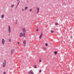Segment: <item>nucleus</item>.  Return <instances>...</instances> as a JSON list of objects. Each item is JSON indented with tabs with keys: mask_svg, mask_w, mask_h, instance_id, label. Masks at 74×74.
<instances>
[{
	"mask_svg": "<svg viewBox=\"0 0 74 74\" xmlns=\"http://www.w3.org/2000/svg\"><path fill=\"white\" fill-rule=\"evenodd\" d=\"M8 31L9 33H11V27H10V25H9L8 26Z\"/></svg>",
	"mask_w": 74,
	"mask_h": 74,
	"instance_id": "1",
	"label": "nucleus"
},
{
	"mask_svg": "<svg viewBox=\"0 0 74 74\" xmlns=\"http://www.w3.org/2000/svg\"><path fill=\"white\" fill-rule=\"evenodd\" d=\"M6 64V61H5V60H4L3 63V67H5V66Z\"/></svg>",
	"mask_w": 74,
	"mask_h": 74,
	"instance_id": "2",
	"label": "nucleus"
},
{
	"mask_svg": "<svg viewBox=\"0 0 74 74\" xmlns=\"http://www.w3.org/2000/svg\"><path fill=\"white\" fill-rule=\"evenodd\" d=\"M2 43L3 45H4V44H5V40H4V39H2Z\"/></svg>",
	"mask_w": 74,
	"mask_h": 74,
	"instance_id": "3",
	"label": "nucleus"
},
{
	"mask_svg": "<svg viewBox=\"0 0 74 74\" xmlns=\"http://www.w3.org/2000/svg\"><path fill=\"white\" fill-rule=\"evenodd\" d=\"M37 11L36 12L37 14H38V12H39V11L40 10V8H37Z\"/></svg>",
	"mask_w": 74,
	"mask_h": 74,
	"instance_id": "4",
	"label": "nucleus"
},
{
	"mask_svg": "<svg viewBox=\"0 0 74 74\" xmlns=\"http://www.w3.org/2000/svg\"><path fill=\"white\" fill-rule=\"evenodd\" d=\"M28 74H34V73L33 72V71H30Z\"/></svg>",
	"mask_w": 74,
	"mask_h": 74,
	"instance_id": "5",
	"label": "nucleus"
},
{
	"mask_svg": "<svg viewBox=\"0 0 74 74\" xmlns=\"http://www.w3.org/2000/svg\"><path fill=\"white\" fill-rule=\"evenodd\" d=\"M22 31L24 33H25V32H26V30L25 29V28H23L22 29Z\"/></svg>",
	"mask_w": 74,
	"mask_h": 74,
	"instance_id": "6",
	"label": "nucleus"
},
{
	"mask_svg": "<svg viewBox=\"0 0 74 74\" xmlns=\"http://www.w3.org/2000/svg\"><path fill=\"white\" fill-rule=\"evenodd\" d=\"M42 34H41L39 36V37L40 39H41L42 38Z\"/></svg>",
	"mask_w": 74,
	"mask_h": 74,
	"instance_id": "7",
	"label": "nucleus"
},
{
	"mask_svg": "<svg viewBox=\"0 0 74 74\" xmlns=\"http://www.w3.org/2000/svg\"><path fill=\"white\" fill-rule=\"evenodd\" d=\"M23 33H21L20 34V36L21 37H23Z\"/></svg>",
	"mask_w": 74,
	"mask_h": 74,
	"instance_id": "8",
	"label": "nucleus"
},
{
	"mask_svg": "<svg viewBox=\"0 0 74 74\" xmlns=\"http://www.w3.org/2000/svg\"><path fill=\"white\" fill-rule=\"evenodd\" d=\"M14 49H12L11 50V54H12L13 53V52H14Z\"/></svg>",
	"mask_w": 74,
	"mask_h": 74,
	"instance_id": "9",
	"label": "nucleus"
},
{
	"mask_svg": "<svg viewBox=\"0 0 74 74\" xmlns=\"http://www.w3.org/2000/svg\"><path fill=\"white\" fill-rule=\"evenodd\" d=\"M23 43L24 44H25L26 43V40H24L23 41Z\"/></svg>",
	"mask_w": 74,
	"mask_h": 74,
	"instance_id": "10",
	"label": "nucleus"
},
{
	"mask_svg": "<svg viewBox=\"0 0 74 74\" xmlns=\"http://www.w3.org/2000/svg\"><path fill=\"white\" fill-rule=\"evenodd\" d=\"M25 8V9H24L25 10H27V8H28V7H25V8Z\"/></svg>",
	"mask_w": 74,
	"mask_h": 74,
	"instance_id": "11",
	"label": "nucleus"
},
{
	"mask_svg": "<svg viewBox=\"0 0 74 74\" xmlns=\"http://www.w3.org/2000/svg\"><path fill=\"white\" fill-rule=\"evenodd\" d=\"M57 53H58V52H57V51H55L54 52V54L55 55H56Z\"/></svg>",
	"mask_w": 74,
	"mask_h": 74,
	"instance_id": "12",
	"label": "nucleus"
},
{
	"mask_svg": "<svg viewBox=\"0 0 74 74\" xmlns=\"http://www.w3.org/2000/svg\"><path fill=\"white\" fill-rule=\"evenodd\" d=\"M4 15H2L1 16V18H4Z\"/></svg>",
	"mask_w": 74,
	"mask_h": 74,
	"instance_id": "13",
	"label": "nucleus"
},
{
	"mask_svg": "<svg viewBox=\"0 0 74 74\" xmlns=\"http://www.w3.org/2000/svg\"><path fill=\"white\" fill-rule=\"evenodd\" d=\"M34 69H36V68H37V65H35L34 66Z\"/></svg>",
	"mask_w": 74,
	"mask_h": 74,
	"instance_id": "14",
	"label": "nucleus"
},
{
	"mask_svg": "<svg viewBox=\"0 0 74 74\" xmlns=\"http://www.w3.org/2000/svg\"><path fill=\"white\" fill-rule=\"evenodd\" d=\"M9 42H11V39L10 38L9 39Z\"/></svg>",
	"mask_w": 74,
	"mask_h": 74,
	"instance_id": "15",
	"label": "nucleus"
},
{
	"mask_svg": "<svg viewBox=\"0 0 74 74\" xmlns=\"http://www.w3.org/2000/svg\"><path fill=\"white\" fill-rule=\"evenodd\" d=\"M45 45L46 47H47V46H48V43H46L45 44Z\"/></svg>",
	"mask_w": 74,
	"mask_h": 74,
	"instance_id": "16",
	"label": "nucleus"
},
{
	"mask_svg": "<svg viewBox=\"0 0 74 74\" xmlns=\"http://www.w3.org/2000/svg\"><path fill=\"white\" fill-rule=\"evenodd\" d=\"M14 6V4L12 5V6H11V8H12V7H13Z\"/></svg>",
	"mask_w": 74,
	"mask_h": 74,
	"instance_id": "17",
	"label": "nucleus"
},
{
	"mask_svg": "<svg viewBox=\"0 0 74 74\" xmlns=\"http://www.w3.org/2000/svg\"><path fill=\"white\" fill-rule=\"evenodd\" d=\"M23 37L24 38L25 37V33H24Z\"/></svg>",
	"mask_w": 74,
	"mask_h": 74,
	"instance_id": "18",
	"label": "nucleus"
},
{
	"mask_svg": "<svg viewBox=\"0 0 74 74\" xmlns=\"http://www.w3.org/2000/svg\"><path fill=\"white\" fill-rule=\"evenodd\" d=\"M43 49H45V50L47 49V48H46L45 47H43Z\"/></svg>",
	"mask_w": 74,
	"mask_h": 74,
	"instance_id": "19",
	"label": "nucleus"
},
{
	"mask_svg": "<svg viewBox=\"0 0 74 74\" xmlns=\"http://www.w3.org/2000/svg\"><path fill=\"white\" fill-rule=\"evenodd\" d=\"M56 25H58V23H56L55 24Z\"/></svg>",
	"mask_w": 74,
	"mask_h": 74,
	"instance_id": "20",
	"label": "nucleus"
},
{
	"mask_svg": "<svg viewBox=\"0 0 74 74\" xmlns=\"http://www.w3.org/2000/svg\"><path fill=\"white\" fill-rule=\"evenodd\" d=\"M50 32H51V33H53V32H54L52 30H51Z\"/></svg>",
	"mask_w": 74,
	"mask_h": 74,
	"instance_id": "21",
	"label": "nucleus"
},
{
	"mask_svg": "<svg viewBox=\"0 0 74 74\" xmlns=\"http://www.w3.org/2000/svg\"><path fill=\"white\" fill-rule=\"evenodd\" d=\"M32 11V9H31L30 10H29V11L30 12H31V11Z\"/></svg>",
	"mask_w": 74,
	"mask_h": 74,
	"instance_id": "22",
	"label": "nucleus"
},
{
	"mask_svg": "<svg viewBox=\"0 0 74 74\" xmlns=\"http://www.w3.org/2000/svg\"><path fill=\"white\" fill-rule=\"evenodd\" d=\"M36 32H38V29H37L36 30Z\"/></svg>",
	"mask_w": 74,
	"mask_h": 74,
	"instance_id": "23",
	"label": "nucleus"
},
{
	"mask_svg": "<svg viewBox=\"0 0 74 74\" xmlns=\"http://www.w3.org/2000/svg\"><path fill=\"white\" fill-rule=\"evenodd\" d=\"M6 74V73H5V72H3V74Z\"/></svg>",
	"mask_w": 74,
	"mask_h": 74,
	"instance_id": "24",
	"label": "nucleus"
},
{
	"mask_svg": "<svg viewBox=\"0 0 74 74\" xmlns=\"http://www.w3.org/2000/svg\"><path fill=\"white\" fill-rule=\"evenodd\" d=\"M24 9H22V11H24Z\"/></svg>",
	"mask_w": 74,
	"mask_h": 74,
	"instance_id": "25",
	"label": "nucleus"
},
{
	"mask_svg": "<svg viewBox=\"0 0 74 74\" xmlns=\"http://www.w3.org/2000/svg\"><path fill=\"white\" fill-rule=\"evenodd\" d=\"M41 70H40L39 71V73H41Z\"/></svg>",
	"mask_w": 74,
	"mask_h": 74,
	"instance_id": "26",
	"label": "nucleus"
},
{
	"mask_svg": "<svg viewBox=\"0 0 74 74\" xmlns=\"http://www.w3.org/2000/svg\"><path fill=\"white\" fill-rule=\"evenodd\" d=\"M19 3H20V1H19V2H18V5H17V6H18V4H19Z\"/></svg>",
	"mask_w": 74,
	"mask_h": 74,
	"instance_id": "27",
	"label": "nucleus"
},
{
	"mask_svg": "<svg viewBox=\"0 0 74 74\" xmlns=\"http://www.w3.org/2000/svg\"><path fill=\"white\" fill-rule=\"evenodd\" d=\"M17 44L18 45H19V42H18Z\"/></svg>",
	"mask_w": 74,
	"mask_h": 74,
	"instance_id": "28",
	"label": "nucleus"
},
{
	"mask_svg": "<svg viewBox=\"0 0 74 74\" xmlns=\"http://www.w3.org/2000/svg\"><path fill=\"white\" fill-rule=\"evenodd\" d=\"M39 62H41V60H39Z\"/></svg>",
	"mask_w": 74,
	"mask_h": 74,
	"instance_id": "29",
	"label": "nucleus"
},
{
	"mask_svg": "<svg viewBox=\"0 0 74 74\" xmlns=\"http://www.w3.org/2000/svg\"><path fill=\"white\" fill-rule=\"evenodd\" d=\"M17 24V23L16 22V24Z\"/></svg>",
	"mask_w": 74,
	"mask_h": 74,
	"instance_id": "30",
	"label": "nucleus"
},
{
	"mask_svg": "<svg viewBox=\"0 0 74 74\" xmlns=\"http://www.w3.org/2000/svg\"><path fill=\"white\" fill-rule=\"evenodd\" d=\"M19 0H17V1H19Z\"/></svg>",
	"mask_w": 74,
	"mask_h": 74,
	"instance_id": "31",
	"label": "nucleus"
},
{
	"mask_svg": "<svg viewBox=\"0 0 74 74\" xmlns=\"http://www.w3.org/2000/svg\"><path fill=\"white\" fill-rule=\"evenodd\" d=\"M24 45V46H25V45Z\"/></svg>",
	"mask_w": 74,
	"mask_h": 74,
	"instance_id": "32",
	"label": "nucleus"
}]
</instances>
